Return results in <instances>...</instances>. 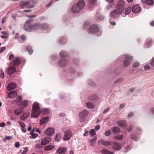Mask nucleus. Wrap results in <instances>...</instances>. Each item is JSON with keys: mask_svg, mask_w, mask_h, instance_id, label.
<instances>
[{"mask_svg": "<svg viewBox=\"0 0 154 154\" xmlns=\"http://www.w3.org/2000/svg\"><path fill=\"white\" fill-rule=\"evenodd\" d=\"M29 20L26 21L23 26L24 29L27 31L30 32L32 30H42V29H46L47 27L46 25L39 23L35 24L29 25Z\"/></svg>", "mask_w": 154, "mask_h": 154, "instance_id": "1", "label": "nucleus"}, {"mask_svg": "<svg viewBox=\"0 0 154 154\" xmlns=\"http://www.w3.org/2000/svg\"><path fill=\"white\" fill-rule=\"evenodd\" d=\"M124 3L123 1L120 0L116 6L115 10L112 11L110 13V16L114 18L118 17V14H121L123 12Z\"/></svg>", "mask_w": 154, "mask_h": 154, "instance_id": "2", "label": "nucleus"}, {"mask_svg": "<svg viewBox=\"0 0 154 154\" xmlns=\"http://www.w3.org/2000/svg\"><path fill=\"white\" fill-rule=\"evenodd\" d=\"M39 103L37 102L33 103L32 109V114L31 115L32 117L37 118L39 116L41 113Z\"/></svg>", "mask_w": 154, "mask_h": 154, "instance_id": "3", "label": "nucleus"}, {"mask_svg": "<svg viewBox=\"0 0 154 154\" xmlns=\"http://www.w3.org/2000/svg\"><path fill=\"white\" fill-rule=\"evenodd\" d=\"M88 32L89 33H94L98 36L101 35L102 34L101 30L96 25H92L90 26L89 28Z\"/></svg>", "mask_w": 154, "mask_h": 154, "instance_id": "4", "label": "nucleus"}, {"mask_svg": "<svg viewBox=\"0 0 154 154\" xmlns=\"http://www.w3.org/2000/svg\"><path fill=\"white\" fill-rule=\"evenodd\" d=\"M9 60H12L11 62V64L14 66H16L19 65L20 63V60L19 57H14V55L13 54H11L10 55Z\"/></svg>", "mask_w": 154, "mask_h": 154, "instance_id": "5", "label": "nucleus"}, {"mask_svg": "<svg viewBox=\"0 0 154 154\" xmlns=\"http://www.w3.org/2000/svg\"><path fill=\"white\" fill-rule=\"evenodd\" d=\"M132 57L129 55H127L126 56L125 60L123 62V65L127 67L130 64V62H131L132 59Z\"/></svg>", "mask_w": 154, "mask_h": 154, "instance_id": "6", "label": "nucleus"}, {"mask_svg": "<svg viewBox=\"0 0 154 154\" xmlns=\"http://www.w3.org/2000/svg\"><path fill=\"white\" fill-rule=\"evenodd\" d=\"M72 136V133L70 130L66 131L64 133V135L63 137V139L64 140H68L70 139Z\"/></svg>", "mask_w": 154, "mask_h": 154, "instance_id": "7", "label": "nucleus"}, {"mask_svg": "<svg viewBox=\"0 0 154 154\" xmlns=\"http://www.w3.org/2000/svg\"><path fill=\"white\" fill-rule=\"evenodd\" d=\"M20 6L22 8H24L25 7L28 8H32L34 6L33 5H29V2L28 1H23L20 2Z\"/></svg>", "mask_w": 154, "mask_h": 154, "instance_id": "8", "label": "nucleus"}, {"mask_svg": "<svg viewBox=\"0 0 154 154\" xmlns=\"http://www.w3.org/2000/svg\"><path fill=\"white\" fill-rule=\"evenodd\" d=\"M16 71V67L14 66H9L7 69V73L8 75H11Z\"/></svg>", "mask_w": 154, "mask_h": 154, "instance_id": "9", "label": "nucleus"}, {"mask_svg": "<svg viewBox=\"0 0 154 154\" xmlns=\"http://www.w3.org/2000/svg\"><path fill=\"white\" fill-rule=\"evenodd\" d=\"M113 148L116 150H119L122 148V145L117 142H114L112 143Z\"/></svg>", "mask_w": 154, "mask_h": 154, "instance_id": "10", "label": "nucleus"}, {"mask_svg": "<svg viewBox=\"0 0 154 154\" xmlns=\"http://www.w3.org/2000/svg\"><path fill=\"white\" fill-rule=\"evenodd\" d=\"M97 143L98 144H102L103 145L106 146H109L111 144V142L110 141H105L101 139L98 140Z\"/></svg>", "mask_w": 154, "mask_h": 154, "instance_id": "11", "label": "nucleus"}, {"mask_svg": "<svg viewBox=\"0 0 154 154\" xmlns=\"http://www.w3.org/2000/svg\"><path fill=\"white\" fill-rule=\"evenodd\" d=\"M76 5L80 11L85 6L84 1V0H79Z\"/></svg>", "mask_w": 154, "mask_h": 154, "instance_id": "12", "label": "nucleus"}, {"mask_svg": "<svg viewBox=\"0 0 154 154\" xmlns=\"http://www.w3.org/2000/svg\"><path fill=\"white\" fill-rule=\"evenodd\" d=\"M17 85L14 83H11L8 84L7 86V89L8 91H11L15 89L17 87Z\"/></svg>", "mask_w": 154, "mask_h": 154, "instance_id": "13", "label": "nucleus"}, {"mask_svg": "<svg viewBox=\"0 0 154 154\" xmlns=\"http://www.w3.org/2000/svg\"><path fill=\"white\" fill-rule=\"evenodd\" d=\"M17 93L15 91H13L9 92L8 94V97L9 98H13L16 97Z\"/></svg>", "mask_w": 154, "mask_h": 154, "instance_id": "14", "label": "nucleus"}, {"mask_svg": "<svg viewBox=\"0 0 154 154\" xmlns=\"http://www.w3.org/2000/svg\"><path fill=\"white\" fill-rule=\"evenodd\" d=\"M54 130L52 128H49L47 129L46 131L47 135L49 136L53 135L54 133Z\"/></svg>", "mask_w": 154, "mask_h": 154, "instance_id": "15", "label": "nucleus"}, {"mask_svg": "<svg viewBox=\"0 0 154 154\" xmlns=\"http://www.w3.org/2000/svg\"><path fill=\"white\" fill-rule=\"evenodd\" d=\"M51 140V139L50 137H44L41 140V143L42 145H45L49 143Z\"/></svg>", "mask_w": 154, "mask_h": 154, "instance_id": "16", "label": "nucleus"}, {"mask_svg": "<svg viewBox=\"0 0 154 154\" xmlns=\"http://www.w3.org/2000/svg\"><path fill=\"white\" fill-rule=\"evenodd\" d=\"M72 11L73 13H76L79 12L80 10L76 4H74L72 6Z\"/></svg>", "mask_w": 154, "mask_h": 154, "instance_id": "17", "label": "nucleus"}, {"mask_svg": "<svg viewBox=\"0 0 154 154\" xmlns=\"http://www.w3.org/2000/svg\"><path fill=\"white\" fill-rule=\"evenodd\" d=\"M132 11L135 13H137L140 12V9L139 6L137 5L133 6L132 8Z\"/></svg>", "mask_w": 154, "mask_h": 154, "instance_id": "18", "label": "nucleus"}, {"mask_svg": "<svg viewBox=\"0 0 154 154\" xmlns=\"http://www.w3.org/2000/svg\"><path fill=\"white\" fill-rule=\"evenodd\" d=\"M67 64V62L64 59H62L59 61L58 64L60 66H64Z\"/></svg>", "mask_w": 154, "mask_h": 154, "instance_id": "19", "label": "nucleus"}, {"mask_svg": "<svg viewBox=\"0 0 154 154\" xmlns=\"http://www.w3.org/2000/svg\"><path fill=\"white\" fill-rule=\"evenodd\" d=\"M66 149L64 148L63 147H60L57 149V152L60 154H64L66 152Z\"/></svg>", "mask_w": 154, "mask_h": 154, "instance_id": "20", "label": "nucleus"}, {"mask_svg": "<svg viewBox=\"0 0 154 154\" xmlns=\"http://www.w3.org/2000/svg\"><path fill=\"white\" fill-rule=\"evenodd\" d=\"M89 4L88 6L90 7V8H92L93 6L97 2V0H88Z\"/></svg>", "mask_w": 154, "mask_h": 154, "instance_id": "21", "label": "nucleus"}, {"mask_svg": "<svg viewBox=\"0 0 154 154\" xmlns=\"http://www.w3.org/2000/svg\"><path fill=\"white\" fill-rule=\"evenodd\" d=\"M111 130L114 133L116 134L119 133L120 131V128L116 126L112 127L111 128Z\"/></svg>", "mask_w": 154, "mask_h": 154, "instance_id": "22", "label": "nucleus"}, {"mask_svg": "<svg viewBox=\"0 0 154 154\" xmlns=\"http://www.w3.org/2000/svg\"><path fill=\"white\" fill-rule=\"evenodd\" d=\"M117 123L121 127H125L126 125L125 122L123 120L118 121Z\"/></svg>", "mask_w": 154, "mask_h": 154, "instance_id": "23", "label": "nucleus"}, {"mask_svg": "<svg viewBox=\"0 0 154 154\" xmlns=\"http://www.w3.org/2000/svg\"><path fill=\"white\" fill-rule=\"evenodd\" d=\"M22 109V108L16 109L14 111V113L16 115H19L23 112Z\"/></svg>", "mask_w": 154, "mask_h": 154, "instance_id": "24", "label": "nucleus"}, {"mask_svg": "<svg viewBox=\"0 0 154 154\" xmlns=\"http://www.w3.org/2000/svg\"><path fill=\"white\" fill-rule=\"evenodd\" d=\"M48 117L42 118L40 120V124L41 125L44 124L48 122Z\"/></svg>", "mask_w": 154, "mask_h": 154, "instance_id": "25", "label": "nucleus"}, {"mask_svg": "<svg viewBox=\"0 0 154 154\" xmlns=\"http://www.w3.org/2000/svg\"><path fill=\"white\" fill-rule=\"evenodd\" d=\"M101 152L102 154H114L112 152H110L105 149H103Z\"/></svg>", "mask_w": 154, "mask_h": 154, "instance_id": "26", "label": "nucleus"}, {"mask_svg": "<svg viewBox=\"0 0 154 154\" xmlns=\"http://www.w3.org/2000/svg\"><path fill=\"white\" fill-rule=\"evenodd\" d=\"M28 104V101L27 100H24L21 103L20 106L22 109H23Z\"/></svg>", "mask_w": 154, "mask_h": 154, "instance_id": "27", "label": "nucleus"}, {"mask_svg": "<svg viewBox=\"0 0 154 154\" xmlns=\"http://www.w3.org/2000/svg\"><path fill=\"white\" fill-rule=\"evenodd\" d=\"M86 106L89 108L93 109L95 106L94 104L91 102H88L86 103Z\"/></svg>", "mask_w": 154, "mask_h": 154, "instance_id": "28", "label": "nucleus"}, {"mask_svg": "<svg viewBox=\"0 0 154 154\" xmlns=\"http://www.w3.org/2000/svg\"><path fill=\"white\" fill-rule=\"evenodd\" d=\"M22 98L21 96L17 97L14 100V102L17 103H20L22 100Z\"/></svg>", "mask_w": 154, "mask_h": 154, "instance_id": "29", "label": "nucleus"}, {"mask_svg": "<svg viewBox=\"0 0 154 154\" xmlns=\"http://www.w3.org/2000/svg\"><path fill=\"white\" fill-rule=\"evenodd\" d=\"M97 139V137L96 136L94 138L92 139L90 141V144L91 146H93L95 144Z\"/></svg>", "mask_w": 154, "mask_h": 154, "instance_id": "30", "label": "nucleus"}, {"mask_svg": "<svg viewBox=\"0 0 154 154\" xmlns=\"http://www.w3.org/2000/svg\"><path fill=\"white\" fill-rule=\"evenodd\" d=\"M54 147V146L49 145L45 146V149L46 151H50L53 149Z\"/></svg>", "mask_w": 154, "mask_h": 154, "instance_id": "31", "label": "nucleus"}, {"mask_svg": "<svg viewBox=\"0 0 154 154\" xmlns=\"http://www.w3.org/2000/svg\"><path fill=\"white\" fill-rule=\"evenodd\" d=\"M104 17L99 14H97L96 15V18L98 20H101L104 18Z\"/></svg>", "mask_w": 154, "mask_h": 154, "instance_id": "32", "label": "nucleus"}, {"mask_svg": "<svg viewBox=\"0 0 154 154\" xmlns=\"http://www.w3.org/2000/svg\"><path fill=\"white\" fill-rule=\"evenodd\" d=\"M143 2H146L147 4L149 5H152L153 3L152 0H141Z\"/></svg>", "mask_w": 154, "mask_h": 154, "instance_id": "33", "label": "nucleus"}, {"mask_svg": "<svg viewBox=\"0 0 154 154\" xmlns=\"http://www.w3.org/2000/svg\"><path fill=\"white\" fill-rule=\"evenodd\" d=\"M124 135L123 134H119L114 137V138L116 140H121L123 139Z\"/></svg>", "mask_w": 154, "mask_h": 154, "instance_id": "34", "label": "nucleus"}, {"mask_svg": "<svg viewBox=\"0 0 154 154\" xmlns=\"http://www.w3.org/2000/svg\"><path fill=\"white\" fill-rule=\"evenodd\" d=\"M62 137V135L60 133L57 134L56 135L55 137V140L59 141Z\"/></svg>", "mask_w": 154, "mask_h": 154, "instance_id": "35", "label": "nucleus"}, {"mask_svg": "<svg viewBox=\"0 0 154 154\" xmlns=\"http://www.w3.org/2000/svg\"><path fill=\"white\" fill-rule=\"evenodd\" d=\"M97 96L96 95H92L88 97V99L91 100H94L96 99Z\"/></svg>", "mask_w": 154, "mask_h": 154, "instance_id": "36", "label": "nucleus"}, {"mask_svg": "<svg viewBox=\"0 0 154 154\" xmlns=\"http://www.w3.org/2000/svg\"><path fill=\"white\" fill-rule=\"evenodd\" d=\"M26 49L27 51H28L29 54H31L32 53L33 51L32 50V48L31 46H28L27 47Z\"/></svg>", "mask_w": 154, "mask_h": 154, "instance_id": "37", "label": "nucleus"}, {"mask_svg": "<svg viewBox=\"0 0 154 154\" xmlns=\"http://www.w3.org/2000/svg\"><path fill=\"white\" fill-rule=\"evenodd\" d=\"M59 55L61 57H65L66 56V54L65 51H62L60 53Z\"/></svg>", "mask_w": 154, "mask_h": 154, "instance_id": "38", "label": "nucleus"}, {"mask_svg": "<svg viewBox=\"0 0 154 154\" xmlns=\"http://www.w3.org/2000/svg\"><path fill=\"white\" fill-rule=\"evenodd\" d=\"M89 134L91 135V136H94L96 134V132L93 129H91L89 131Z\"/></svg>", "mask_w": 154, "mask_h": 154, "instance_id": "39", "label": "nucleus"}, {"mask_svg": "<svg viewBox=\"0 0 154 154\" xmlns=\"http://www.w3.org/2000/svg\"><path fill=\"white\" fill-rule=\"evenodd\" d=\"M111 134V131L110 130H107L105 132L104 134L106 136H109Z\"/></svg>", "mask_w": 154, "mask_h": 154, "instance_id": "40", "label": "nucleus"}, {"mask_svg": "<svg viewBox=\"0 0 154 154\" xmlns=\"http://www.w3.org/2000/svg\"><path fill=\"white\" fill-rule=\"evenodd\" d=\"M131 11V7H128L127 8L125 11V13L126 14H128Z\"/></svg>", "mask_w": 154, "mask_h": 154, "instance_id": "41", "label": "nucleus"}, {"mask_svg": "<svg viewBox=\"0 0 154 154\" xmlns=\"http://www.w3.org/2000/svg\"><path fill=\"white\" fill-rule=\"evenodd\" d=\"M80 113H81V115H84V116L85 118L86 116H87L88 114V112L87 111L84 110L82 112H81Z\"/></svg>", "mask_w": 154, "mask_h": 154, "instance_id": "42", "label": "nucleus"}, {"mask_svg": "<svg viewBox=\"0 0 154 154\" xmlns=\"http://www.w3.org/2000/svg\"><path fill=\"white\" fill-rule=\"evenodd\" d=\"M79 116H80V119H81V122H83L85 120V117L84 116V115H81V113H80V115H79Z\"/></svg>", "mask_w": 154, "mask_h": 154, "instance_id": "43", "label": "nucleus"}, {"mask_svg": "<svg viewBox=\"0 0 154 154\" xmlns=\"http://www.w3.org/2000/svg\"><path fill=\"white\" fill-rule=\"evenodd\" d=\"M27 117V115L26 116H24V114H22L20 117V119L23 120H24Z\"/></svg>", "mask_w": 154, "mask_h": 154, "instance_id": "44", "label": "nucleus"}, {"mask_svg": "<svg viewBox=\"0 0 154 154\" xmlns=\"http://www.w3.org/2000/svg\"><path fill=\"white\" fill-rule=\"evenodd\" d=\"M139 63H135L133 65V66L134 68H137L139 66Z\"/></svg>", "mask_w": 154, "mask_h": 154, "instance_id": "45", "label": "nucleus"}, {"mask_svg": "<svg viewBox=\"0 0 154 154\" xmlns=\"http://www.w3.org/2000/svg\"><path fill=\"white\" fill-rule=\"evenodd\" d=\"M19 124L20 125L21 127L22 128H24L25 127V125L24 123L23 122H19Z\"/></svg>", "mask_w": 154, "mask_h": 154, "instance_id": "46", "label": "nucleus"}, {"mask_svg": "<svg viewBox=\"0 0 154 154\" xmlns=\"http://www.w3.org/2000/svg\"><path fill=\"white\" fill-rule=\"evenodd\" d=\"M32 136V138H35L37 136L38 134L36 133H33L30 134Z\"/></svg>", "mask_w": 154, "mask_h": 154, "instance_id": "47", "label": "nucleus"}, {"mask_svg": "<svg viewBox=\"0 0 154 154\" xmlns=\"http://www.w3.org/2000/svg\"><path fill=\"white\" fill-rule=\"evenodd\" d=\"M89 25V23L88 22H85L84 25V28L85 29L87 28L88 26Z\"/></svg>", "mask_w": 154, "mask_h": 154, "instance_id": "48", "label": "nucleus"}, {"mask_svg": "<svg viewBox=\"0 0 154 154\" xmlns=\"http://www.w3.org/2000/svg\"><path fill=\"white\" fill-rule=\"evenodd\" d=\"M6 49V48L5 47H3L1 48H0V53L3 52Z\"/></svg>", "mask_w": 154, "mask_h": 154, "instance_id": "49", "label": "nucleus"}, {"mask_svg": "<svg viewBox=\"0 0 154 154\" xmlns=\"http://www.w3.org/2000/svg\"><path fill=\"white\" fill-rule=\"evenodd\" d=\"M0 76L2 78H3L4 77V73L2 70H1V74H0Z\"/></svg>", "mask_w": 154, "mask_h": 154, "instance_id": "50", "label": "nucleus"}, {"mask_svg": "<svg viewBox=\"0 0 154 154\" xmlns=\"http://www.w3.org/2000/svg\"><path fill=\"white\" fill-rule=\"evenodd\" d=\"M28 149L27 148H25L22 152L21 154H25L28 151Z\"/></svg>", "mask_w": 154, "mask_h": 154, "instance_id": "51", "label": "nucleus"}, {"mask_svg": "<svg viewBox=\"0 0 154 154\" xmlns=\"http://www.w3.org/2000/svg\"><path fill=\"white\" fill-rule=\"evenodd\" d=\"M15 146L16 148H18L20 146V143L18 142H17L15 144Z\"/></svg>", "mask_w": 154, "mask_h": 154, "instance_id": "52", "label": "nucleus"}, {"mask_svg": "<svg viewBox=\"0 0 154 154\" xmlns=\"http://www.w3.org/2000/svg\"><path fill=\"white\" fill-rule=\"evenodd\" d=\"M43 111V113H47L48 112L49 110L47 109H44L42 110Z\"/></svg>", "mask_w": 154, "mask_h": 154, "instance_id": "53", "label": "nucleus"}, {"mask_svg": "<svg viewBox=\"0 0 154 154\" xmlns=\"http://www.w3.org/2000/svg\"><path fill=\"white\" fill-rule=\"evenodd\" d=\"M109 109H110L109 107L107 108L105 110H104V111L103 112V113L105 114L107 112H108L109 111Z\"/></svg>", "mask_w": 154, "mask_h": 154, "instance_id": "54", "label": "nucleus"}, {"mask_svg": "<svg viewBox=\"0 0 154 154\" xmlns=\"http://www.w3.org/2000/svg\"><path fill=\"white\" fill-rule=\"evenodd\" d=\"M106 2H108L111 4H113V0H105Z\"/></svg>", "mask_w": 154, "mask_h": 154, "instance_id": "55", "label": "nucleus"}, {"mask_svg": "<svg viewBox=\"0 0 154 154\" xmlns=\"http://www.w3.org/2000/svg\"><path fill=\"white\" fill-rule=\"evenodd\" d=\"M134 115L133 113L132 112L129 113L128 115V116L129 117H130L133 116Z\"/></svg>", "mask_w": 154, "mask_h": 154, "instance_id": "56", "label": "nucleus"}, {"mask_svg": "<svg viewBox=\"0 0 154 154\" xmlns=\"http://www.w3.org/2000/svg\"><path fill=\"white\" fill-rule=\"evenodd\" d=\"M150 68V66H149L148 65H146L144 66V69L146 70L148 69H149Z\"/></svg>", "mask_w": 154, "mask_h": 154, "instance_id": "57", "label": "nucleus"}, {"mask_svg": "<svg viewBox=\"0 0 154 154\" xmlns=\"http://www.w3.org/2000/svg\"><path fill=\"white\" fill-rule=\"evenodd\" d=\"M125 106V105L124 103L121 104L119 105L120 108L121 109L123 108H124Z\"/></svg>", "mask_w": 154, "mask_h": 154, "instance_id": "58", "label": "nucleus"}, {"mask_svg": "<svg viewBox=\"0 0 154 154\" xmlns=\"http://www.w3.org/2000/svg\"><path fill=\"white\" fill-rule=\"evenodd\" d=\"M122 79H117V80H116V81L114 83H117L119 82H120V81H122Z\"/></svg>", "mask_w": 154, "mask_h": 154, "instance_id": "59", "label": "nucleus"}, {"mask_svg": "<svg viewBox=\"0 0 154 154\" xmlns=\"http://www.w3.org/2000/svg\"><path fill=\"white\" fill-rule=\"evenodd\" d=\"M150 64L152 66H154V57L152 59Z\"/></svg>", "mask_w": 154, "mask_h": 154, "instance_id": "60", "label": "nucleus"}, {"mask_svg": "<svg viewBox=\"0 0 154 154\" xmlns=\"http://www.w3.org/2000/svg\"><path fill=\"white\" fill-rule=\"evenodd\" d=\"M100 126L99 125H96L95 127V129L96 130H97L100 129Z\"/></svg>", "mask_w": 154, "mask_h": 154, "instance_id": "61", "label": "nucleus"}, {"mask_svg": "<svg viewBox=\"0 0 154 154\" xmlns=\"http://www.w3.org/2000/svg\"><path fill=\"white\" fill-rule=\"evenodd\" d=\"M132 129V126H131L129 127V128L127 129V130L128 132H129L130 131H131Z\"/></svg>", "mask_w": 154, "mask_h": 154, "instance_id": "62", "label": "nucleus"}, {"mask_svg": "<svg viewBox=\"0 0 154 154\" xmlns=\"http://www.w3.org/2000/svg\"><path fill=\"white\" fill-rule=\"evenodd\" d=\"M5 124L4 122H2L0 123V126L1 127H3L5 126Z\"/></svg>", "mask_w": 154, "mask_h": 154, "instance_id": "63", "label": "nucleus"}, {"mask_svg": "<svg viewBox=\"0 0 154 154\" xmlns=\"http://www.w3.org/2000/svg\"><path fill=\"white\" fill-rule=\"evenodd\" d=\"M88 131H86L84 134L83 135L85 136H87L88 135Z\"/></svg>", "mask_w": 154, "mask_h": 154, "instance_id": "64", "label": "nucleus"}]
</instances>
